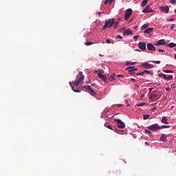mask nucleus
<instances>
[{"instance_id": "f257e3e1", "label": "nucleus", "mask_w": 176, "mask_h": 176, "mask_svg": "<svg viewBox=\"0 0 176 176\" xmlns=\"http://www.w3.org/2000/svg\"><path fill=\"white\" fill-rule=\"evenodd\" d=\"M78 75V80H76L74 83V85H75L76 87H78L79 85H82V83H83V80H85V76L83 75V73L82 72H79Z\"/></svg>"}, {"instance_id": "f03ea898", "label": "nucleus", "mask_w": 176, "mask_h": 176, "mask_svg": "<svg viewBox=\"0 0 176 176\" xmlns=\"http://www.w3.org/2000/svg\"><path fill=\"white\" fill-rule=\"evenodd\" d=\"M99 72L100 73L98 74V78H100V79H102V80H103V82H104L105 83L108 82V78H109V75H102V74H104L103 70H99Z\"/></svg>"}, {"instance_id": "7ed1b4c3", "label": "nucleus", "mask_w": 176, "mask_h": 176, "mask_svg": "<svg viewBox=\"0 0 176 176\" xmlns=\"http://www.w3.org/2000/svg\"><path fill=\"white\" fill-rule=\"evenodd\" d=\"M113 24H115V19H109V21L104 23L103 30H105L107 27H109V28H112V25H113Z\"/></svg>"}, {"instance_id": "20e7f679", "label": "nucleus", "mask_w": 176, "mask_h": 176, "mask_svg": "<svg viewBox=\"0 0 176 176\" xmlns=\"http://www.w3.org/2000/svg\"><path fill=\"white\" fill-rule=\"evenodd\" d=\"M131 14H133V10H131V8L127 9L125 12L124 20L127 21V20L130 19Z\"/></svg>"}, {"instance_id": "39448f33", "label": "nucleus", "mask_w": 176, "mask_h": 176, "mask_svg": "<svg viewBox=\"0 0 176 176\" xmlns=\"http://www.w3.org/2000/svg\"><path fill=\"white\" fill-rule=\"evenodd\" d=\"M114 122H117L118 127L119 129H124L126 127V124H124V122H123L122 120L119 119H115Z\"/></svg>"}, {"instance_id": "423d86ee", "label": "nucleus", "mask_w": 176, "mask_h": 176, "mask_svg": "<svg viewBox=\"0 0 176 176\" xmlns=\"http://www.w3.org/2000/svg\"><path fill=\"white\" fill-rule=\"evenodd\" d=\"M140 67H142V68H144V69H151V68H153V65L149 64L148 62H146L144 63H142Z\"/></svg>"}, {"instance_id": "0eeeda50", "label": "nucleus", "mask_w": 176, "mask_h": 176, "mask_svg": "<svg viewBox=\"0 0 176 176\" xmlns=\"http://www.w3.org/2000/svg\"><path fill=\"white\" fill-rule=\"evenodd\" d=\"M159 78H163L165 80H172L173 75L168 76L164 74H158Z\"/></svg>"}, {"instance_id": "6e6552de", "label": "nucleus", "mask_w": 176, "mask_h": 176, "mask_svg": "<svg viewBox=\"0 0 176 176\" xmlns=\"http://www.w3.org/2000/svg\"><path fill=\"white\" fill-rule=\"evenodd\" d=\"M148 130H151V131H156V130H160V126L158 124H154L148 127Z\"/></svg>"}, {"instance_id": "1a4fd4ad", "label": "nucleus", "mask_w": 176, "mask_h": 176, "mask_svg": "<svg viewBox=\"0 0 176 176\" xmlns=\"http://www.w3.org/2000/svg\"><path fill=\"white\" fill-rule=\"evenodd\" d=\"M139 49L143 51L146 50V43L140 42L138 44Z\"/></svg>"}, {"instance_id": "9d476101", "label": "nucleus", "mask_w": 176, "mask_h": 176, "mask_svg": "<svg viewBox=\"0 0 176 176\" xmlns=\"http://www.w3.org/2000/svg\"><path fill=\"white\" fill-rule=\"evenodd\" d=\"M82 89H85V90H89L91 96H96V93L93 91L91 87H90V85L82 87Z\"/></svg>"}, {"instance_id": "9b49d317", "label": "nucleus", "mask_w": 176, "mask_h": 176, "mask_svg": "<svg viewBox=\"0 0 176 176\" xmlns=\"http://www.w3.org/2000/svg\"><path fill=\"white\" fill-rule=\"evenodd\" d=\"M166 46V41L164 39H161L158 41L155 44V46Z\"/></svg>"}, {"instance_id": "f8f14e48", "label": "nucleus", "mask_w": 176, "mask_h": 176, "mask_svg": "<svg viewBox=\"0 0 176 176\" xmlns=\"http://www.w3.org/2000/svg\"><path fill=\"white\" fill-rule=\"evenodd\" d=\"M160 9L162 13H168V10H170L168 6L160 7Z\"/></svg>"}, {"instance_id": "ddd939ff", "label": "nucleus", "mask_w": 176, "mask_h": 176, "mask_svg": "<svg viewBox=\"0 0 176 176\" xmlns=\"http://www.w3.org/2000/svg\"><path fill=\"white\" fill-rule=\"evenodd\" d=\"M147 49H148V50H150L151 52H155L156 50V47H155V45H153V44H152V43H148Z\"/></svg>"}, {"instance_id": "4468645a", "label": "nucleus", "mask_w": 176, "mask_h": 176, "mask_svg": "<svg viewBox=\"0 0 176 176\" xmlns=\"http://www.w3.org/2000/svg\"><path fill=\"white\" fill-rule=\"evenodd\" d=\"M142 12L143 13H152L153 10H152V8H151V6H146V9H144Z\"/></svg>"}, {"instance_id": "2eb2a0df", "label": "nucleus", "mask_w": 176, "mask_h": 176, "mask_svg": "<svg viewBox=\"0 0 176 176\" xmlns=\"http://www.w3.org/2000/svg\"><path fill=\"white\" fill-rule=\"evenodd\" d=\"M126 71H128L129 75H134V67H127Z\"/></svg>"}, {"instance_id": "dca6fc26", "label": "nucleus", "mask_w": 176, "mask_h": 176, "mask_svg": "<svg viewBox=\"0 0 176 176\" xmlns=\"http://www.w3.org/2000/svg\"><path fill=\"white\" fill-rule=\"evenodd\" d=\"M160 140L162 141V142H167V135L162 134Z\"/></svg>"}, {"instance_id": "f3484780", "label": "nucleus", "mask_w": 176, "mask_h": 176, "mask_svg": "<svg viewBox=\"0 0 176 176\" xmlns=\"http://www.w3.org/2000/svg\"><path fill=\"white\" fill-rule=\"evenodd\" d=\"M149 98H150V100H151V101H155V100H156V98H157V94H151Z\"/></svg>"}, {"instance_id": "a211bd4d", "label": "nucleus", "mask_w": 176, "mask_h": 176, "mask_svg": "<svg viewBox=\"0 0 176 176\" xmlns=\"http://www.w3.org/2000/svg\"><path fill=\"white\" fill-rule=\"evenodd\" d=\"M123 35H133V33L131 30H126L124 32H123Z\"/></svg>"}, {"instance_id": "6ab92c4d", "label": "nucleus", "mask_w": 176, "mask_h": 176, "mask_svg": "<svg viewBox=\"0 0 176 176\" xmlns=\"http://www.w3.org/2000/svg\"><path fill=\"white\" fill-rule=\"evenodd\" d=\"M69 85L71 86L72 89L73 91H74V93H80V89H75V87L72 86V83L71 82H69Z\"/></svg>"}, {"instance_id": "aec40b11", "label": "nucleus", "mask_w": 176, "mask_h": 176, "mask_svg": "<svg viewBox=\"0 0 176 176\" xmlns=\"http://www.w3.org/2000/svg\"><path fill=\"white\" fill-rule=\"evenodd\" d=\"M161 122L164 124H168V122H167V118H166V116L162 117Z\"/></svg>"}, {"instance_id": "412c9836", "label": "nucleus", "mask_w": 176, "mask_h": 176, "mask_svg": "<svg viewBox=\"0 0 176 176\" xmlns=\"http://www.w3.org/2000/svg\"><path fill=\"white\" fill-rule=\"evenodd\" d=\"M153 31V28H148L144 31V34H151Z\"/></svg>"}, {"instance_id": "4be33fe9", "label": "nucleus", "mask_w": 176, "mask_h": 176, "mask_svg": "<svg viewBox=\"0 0 176 176\" xmlns=\"http://www.w3.org/2000/svg\"><path fill=\"white\" fill-rule=\"evenodd\" d=\"M108 79H109V80H111V82H112V80H116L115 74L110 75V76L108 77ZM111 79H112V80Z\"/></svg>"}, {"instance_id": "5701e85b", "label": "nucleus", "mask_w": 176, "mask_h": 176, "mask_svg": "<svg viewBox=\"0 0 176 176\" xmlns=\"http://www.w3.org/2000/svg\"><path fill=\"white\" fill-rule=\"evenodd\" d=\"M113 1L115 0H104V5H107L108 3L109 5H112V3H113Z\"/></svg>"}, {"instance_id": "b1692460", "label": "nucleus", "mask_w": 176, "mask_h": 176, "mask_svg": "<svg viewBox=\"0 0 176 176\" xmlns=\"http://www.w3.org/2000/svg\"><path fill=\"white\" fill-rule=\"evenodd\" d=\"M120 21V20H118V21H114V29H115V30H116V28H118V25Z\"/></svg>"}, {"instance_id": "393cba45", "label": "nucleus", "mask_w": 176, "mask_h": 176, "mask_svg": "<svg viewBox=\"0 0 176 176\" xmlns=\"http://www.w3.org/2000/svg\"><path fill=\"white\" fill-rule=\"evenodd\" d=\"M148 27H149V23H145L142 26L141 30H145L148 28Z\"/></svg>"}, {"instance_id": "a878e982", "label": "nucleus", "mask_w": 176, "mask_h": 176, "mask_svg": "<svg viewBox=\"0 0 176 176\" xmlns=\"http://www.w3.org/2000/svg\"><path fill=\"white\" fill-rule=\"evenodd\" d=\"M162 129H170V126L169 125H162V126H160V130H162Z\"/></svg>"}, {"instance_id": "bb28decb", "label": "nucleus", "mask_w": 176, "mask_h": 176, "mask_svg": "<svg viewBox=\"0 0 176 176\" xmlns=\"http://www.w3.org/2000/svg\"><path fill=\"white\" fill-rule=\"evenodd\" d=\"M145 133L149 135V137H152V132L151 131H148V129H145Z\"/></svg>"}, {"instance_id": "cd10ccee", "label": "nucleus", "mask_w": 176, "mask_h": 176, "mask_svg": "<svg viewBox=\"0 0 176 176\" xmlns=\"http://www.w3.org/2000/svg\"><path fill=\"white\" fill-rule=\"evenodd\" d=\"M146 3H148V0H143V1L142 2V6H146Z\"/></svg>"}, {"instance_id": "c85d7f7f", "label": "nucleus", "mask_w": 176, "mask_h": 176, "mask_svg": "<svg viewBox=\"0 0 176 176\" xmlns=\"http://www.w3.org/2000/svg\"><path fill=\"white\" fill-rule=\"evenodd\" d=\"M168 47H175V46H176V44L174 43H170L169 44H168Z\"/></svg>"}, {"instance_id": "c756f323", "label": "nucleus", "mask_w": 176, "mask_h": 176, "mask_svg": "<svg viewBox=\"0 0 176 176\" xmlns=\"http://www.w3.org/2000/svg\"><path fill=\"white\" fill-rule=\"evenodd\" d=\"M93 42H91V41H88V42H85V45H86V46H90L91 45H93Z\"/></svg>"}, {"instance_id": "7c9ffc66", "label": "nucleus", "mask_w": 176, "mask_h": 176, "mask_svg": "<svg viewBox=\"0 0 176 176\" xmlns=\"http://www.w3.org/2000/svg\"><path fill=\"white\" fill-rule=\"evenodd\" d=\"M148 63H153L154 64H160V60H156V61H155V60H150V61H148Z\"/></svg>"}, {"instance_id": "2f4dec72", "label": "nucleus", "mask_w": 176, "mask_h": 176, "mask_svg": "<svg viewBox=\"0 0 176 176\" xmlns=\"http://www.w3.org/2000/svg\"><path fill=\"white\" fill-rule=\"evenodd\" d=\"M144 72L145 74H148V75H153V73L151 72L150 71L148 70H144Z\"/></svg>"}, {"instance_id": "473e14b6", "label": "nucleus", "mask_w": 176, "mask_h": 176, "mask_svg": "<svg viewBox=\"0 0 176 176\" xmlns=\"http://www.w3.org/2000/svg\"><path fill=\"white\" fill-rule=\"evenodd\" d=\"M145 74V72H144V71L143 72H140V73H138V74H136V76H144Z\"/></svg>"}, {"instance_id": "72a5a7b5", "label": "nucleus", "mask_w": 176, "mask_h": 176, "mask_svg": "<svg viewBox=\"0 0 176 176\" xmlns=\"http://www.w3.org/2000/svg\"><path fill=\"white\" fill-rule=\"evenodd\" d=\"M135 62H127L126 65H135Z\"/></svg>"}, {"instance_id": "f704fd0d", "label": "nucleus", "mask_w": 176, "mask_h": 176, "mask_svg": "<svg viewBox=\"0 0 176 176\" xmlns=\"http://www.w3.org/2000/svg\"><path fill=\"white\" fill-rule=\"evenodd\" d=\"M164 72H165V74H173V71L171 70H164Z\"/></svg>"}, {"instance_id": "c9c22d12", "label": "nucleus", "mask_w": 176, "mask_h": 176, "mask_svg": "<svg viewBox=\"0 0 176 176\" xmlns=\"http://www.w3.org/2000/svg\"><path fill=\"white\" fill-rule=\"evenodd\" d=\"M150 117L149 115H144L143 117L144 120H146Z\"/></svg>"}, {"instance_id": "e433bc0d", "label": "nucleus", "mask_w": 176, "mask_h": 176, "mask_svg": "<svg viewBox=\"0 0 176 176\" xmlns=\"http://www.w3.org/2000/svg\"><path fill=\"white\" fill-rule=\"evenodd\" d=\"M174 28H176V24H172V25L170 26V30H174Z\"/></svg>"}, {"instance_id": "4c0bfd02", "label": "nucleus", "mask_w": 176, "mask_h": 176, "mask_svg": "<svg viewBox=\"0 0 176 176\" xmlns=\"http://www.w3.org/2000/svg\"><path fill=\"white\" fill-rule=\"evenodd\" d=\"M170 3L174 5V3H176V0H170Z\"/></svg>"}, {"instance_id": "58836bf2", "label": "nucleus", "mask_w": 176, "mask_h": 176, "mask_svg": "<svg viewBox=\"0 0 176 176\" xmlns=\"http://www.w3.org/2000/svg\"><path fill=\"white\" fill-rule=\"evenodd\" d=\"M104 13H105V12H97V14H98V16H101V14H104Z\"/></svg>"}, {"instance_id": "ea45409f", "label": "nucleus", "mask_w": 176, "mask_h": 176, "mask_svg": "<svg viewBox=\"0 0 176 176\" xmlns=\"http://www.w3.org/2000/svg\"><path fill=\"white\" fill-rule=\"evenodd\" d=\"M131 82L135 83V82H137V80H135V79H134V78H131Z\"/></svg>"}, {"instance_id": "a19ab883", "label": "nucleus", "mask_w": 176, "mask_h": 176, "mask_svg": "<svg viewBox=\"0 0 176 176\" xmlns=\"http://www.w3.org/2000/svg\"><path fill=\"white\" fill-rule=\"evenodd\" d=\"M107 129H109V130H113V129H112V126H111V125L107 126Z\"/></svg>"}, {"instance_id": "79ce46f5", "label": "nucleus", "mask_w": 176, "mask_h": 176, "mask_svg": "<svg viewBox=\"0 0 176 176\" xmlns=\"http://www.w3.org/2000/svg\"><path fill=\"white\" fill-rule=\"evenodd\" d=\"M138 36H133V39H135V41H137L138 39Z\"/></svg>"}, {"instance_id": "37998d69", "label": "nucleus", "mask_w": 176, "mask_h": 176, "mask_svg": "<svg viewBox=\"0 0 176 176\" xmlns=\"http://www.w3.org/2000/svg\"><path fill=\"white\" fill-rule=\"evenodd\" d=\"M145 105V103H141L138 105V107H144Z\"/></svg>"}, {"instance_id": "c03bdc74", "label": "nucleus", "mask_w": 176, "mask_h": 176, "mask_svg": "<svg viewBox=\"0 0 176 176\" xmlns=\"http://www.w3.org/2000/svg\"><path fill=\"white\" fill-rule=\"evenodd\" d=\"M117 38H118L119 39H123V37L120 35L117 36Z\"/></svg>"}, {"instance_id": "a18cd8bd", "label": "nucleus", "mask_w": 176, "mask_h": 176, "mask_svg": "<svg viewBox=\"0 0 176 176\" xmlns=\"http://www.w3.org/2000/svg\"><path fill=\"white\" fill-rule=\"evenodd\" d=\"M117 78H123V75L118 74L116 76Z\"/></svg>"}, {"instance_id": "49530a36", "label": "nucleus", "mask_w": 176, "mask_h": 176, "mask_svg": "<svg viewBox=\"0 0 176 176\" xmlns=\"http://www.w3.org/2000/svg\"><path fill=\"white\" fill-rule=\"evenodd\" d=\"M106 42H107V43H111V40L107 39V40H106Z\"/></svg>"}, {"instance_id": "de8ad7c7", "label": "nucleus", "mask_w": 176, "mask_h": 176, "mask_svg": "<svg viewBox=\"0 0 176 176\" xmlns=\"http://www.w3.org/2000/svg\"><path fill=\"white\" fill-rule=\"evenodd\" d=\"M158 52H161L162 53H164L166 51H164V50H158Z\"/></svg>"}, {"instance_id": "09e8293b", "label": "nucleus", "mask_w": 176, "mask_h": 176, "mask_svg": "<svg viewBox=\"0 0 176 176\" xmlns=\"http://www.w3.org/2000/svg\"><path fill=\"white\" fill-rule=\"evenodd\" d=\"M174 21V19H167V21Z\"/></svg>"}, {"instance_id": "8fccbe9b", "label": "nucleus", "mask_w": 176, "mask_h": 176, "mask_svg": "<svg viewBox=\"0 0 176 176\" xmlns=\"http://www.w3.org/2000/svg\"><path fill=\"white\" fill-rule=\"evenodd\" d=\"M145 145H146L147 146H149V143L148 142H145Z\"/></svg>"}, {"instance_id": "3c124183", "label": "nucleus", "mask_w": 176, "mask_h": 176, "mask_svg": "<svg viewBox=\"0 0 176 176\" xmlns=\"http://www.w3.org/2000/svg\"><path fill=\"white\" fill-rule=\"evenodd\" d=\"M152 90H153V88H149V91H150V93L152 92Z\"/></svg>"}, {"instance_id": "603ef678", "label": "nucleus", "mask_w": 176, "mask_h": 176, "mask_svg": "<svg viewBox=\"0 0 176 176\" xmlns=\"http://www.w3.org/2000/svg\"><path fill=\"white\" fill-rule=\"evenodd\" d=\"M138 28V26H135L134 30H137Z\"/></svg>"}, {"instance_id": "864d4df0", "label": "nucleus", "mask_w": 176, "mask_h": 176, "mask_svg": "<svg viewBox=\"0 0 176 176\" xmlns=\"http://www.w3.org/2000/svg\"><path fill=\"white\" fill-rule=\"evenodd\" d=\"M138 69L133 67V72H134V71H137Z\"/></svg>"}, {"instance_id": "5fc2aeb1", "label": "nucleus", "mask_w": 176, "mask_h": 176, "mask_svg": "<svg viewBox=\"0 0 176 176\" xmlns=\"http://www.w3.org/2000/svg\"><path fill=\"white\" fill-rule=\"evenodd\" d=\"M107 126H109V125H108V123H105V124H104V127H107Z\"/></svg>"}, {"instance_id": "6e6d98bb", "label": "nucleus", "mask_w": 176, "mask_h": 176, "mask_svg": "<svg viewBox=\"0 0 176 176\" xmlns=\"http://www.w3.org/2000/svg\"><path fill=\"white\" fill-rule=\"evenodd\" d=\"M155 109H157V107L153 108V111H155Z\"/></svg>"}, {"instance_id": "4d7b16f0", "label": "nucleus", "mask_w": 176, "mask_h": 176, "mask_svg": "<svg viewBox=\"0 0 176 176\" xmlns=\"http://www.w3.org/2000/svg\"><path fill=\"white\" fill-rule=\"evenodd\" d=\"M166 90L167 91H168L170 90V88L169 87L166 88Z\"/></svg>"}, {"instance_id": "13d9d810", "label": "nucleus", "mask_w": 176, "mask_h": 176, "mask_svg": "<svg viewBox=\"0 0 176 176\" xmlns=\"http://www.w3.org/2000/svg\"><path fill=\"white\" fill-rule=\"evenodd\" d=\"M118 107H122V104H118Z\"/></svg>"}, {"instance_id": "bf43d9fd", "label": "nucleus", "mask_w": 176, "mask_h": 176, "mask_svg": "<svg viewBox=\"0 0 176 176\" xmlns=\"http://www.w3.org/2000/svg\"><path fill=\"white\" fill-rule=\"evenodd\" d=\"M100 57H103L104 56H103V55L100 54Z\"/></svg>"}, {"instance_id": "052dcab7", "label": "nucleus", "mask_w": 176, "mask_h": 176, "mask_svg": "<svg viewBox=\"0 0 176 176\" xmlns=\"http://www.w3.org/2000/svg\"><path fill=\"white\" fill-rule=\"evenodd\" d=\"M85 83H86L87 85H89V82H86Z\"/></svg>"}, {"instance_id": "680f3d73", "label": "nucleus", "mask_w": 176, "mask_h": 176, "mask_svg": "<svg viewBox=\"0 0 176 176\" xmlns=\"http://www.w3.org/2000/svg\"><path fill=\"white\" fill-rule=\"evenodd\" d=\"M136 51H137V52H140V50H136Z\"/></svg>"}, {"instance_id": "e2e57ef3", "label": "nucleus", "mask_w": 176, "mask_h": 176, "mask_svg": "<svg viewBox=\"0 0 176 176\" xmlns=\"http://www.w3.org/2000/svg\"><path fill=\"white\" fill-rule=\"evenodd\" d=\"M135 86H138V85L135 84Z\"/></svg>"}, {"instance_id": "0e129e2a", "label": "nucleus", "mask_w": 176, "mask_h": 176, "mask_svg": "<svg viewBox=\"0 0 176 176\" xmlns=\"http://www.w3.org/2000/svg\"><path fill=\"white\" fill-rule=\"evenodd\" d=\"M153 105H156V103L153 104Z\"/></svg>"}, {"instance_id": "69168bd1", "label": "nucleus", "mask_w": 176, "mask_h": 176, "mask_svg": "<svg viewBox=\"0 0 176 176\" xmlns=\"http://www.w3.org/2000/svg\"><path fill=\"white\" fill-rule=\"evenodd\" d=\"M92 86H94V84H91Z\"/></svg>"}, {"instance_id": "338daca9", "label": "nucleus", "mask_w": 176, "mask_h": 176, "mask_svg": "<svg viewBox=\"0 0 176 176\" xmlns=\"http://www.w3.org/2000/svg\"><path fill=\"white\" fill-rule=\"evenodd\" d=\"M175 51H176V49H175Z\"/></svg>"}]
</instances>
